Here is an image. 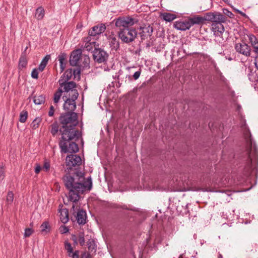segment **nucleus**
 Returning a JSON list of instances; mask_svg holds the SVG:
<instances>
[{"label":"nucleus","mask_w":258,"mask_h":258,"mask_svg":"<svg viewBox=\"0 0 258 258\" xmlns=\"http://www.w3.org/2000/svg\"><path fill=\"white\" fill-rule=\"evenodd\" d=\"M93 56L94 61L98 63L106 62L108 57V53L101 48H96L93 51Z\"/></svg>","instance_id":"obj_9"},{"label":"nucleus","mask_w":258,"mask_h":258,"mask_svg":"<svg viewBox=\"0 0 258 258\" xmlns=\"http://www.w3.org/2000/svg\"><path fill=\"white\" fill-rule=\"evenodd\" d=\"M190 27L194 25H202L204 24V19L202 16L197 15L192 17H189Z\"/></svg>","instance_id":"obj_17"},{"label":"nucleus","mask_w":258,"mask_h":258,"mask_svg":"<svg viewBox=\"0 0 258 258\" xmlns=\"http://www.w3.org/2000/svg\"><path fill=\"white\" fill-rule=\"evenodd\" d=\"M50 59V55L48 54L46 55L41 61L38 70L40 72H42L45 68L46 67L47 64L48 63V60Z\"/></svg>","instance_id":"obj_22"},{"label":"nucleus","mask_w":258,"mask_h":258,"mask_svg":"<svg viewBox=\"0 0 258 258\" xmlns=\"http://www.w3.org/2000/svg\"><path fill=\"white\" fill-rule=\"evenodd\" d=\"M72 240L74 241L75 244H78V235L77 236L76 235H72Z\"/></svg>","instance_id":"obj_51"},{"label":"nucleus","mask_w":258,"mask_h":258,"mask_svg":"<svg viewBox=\"0 0 258 258\" xmlns=\"http://www.w3.org/2000/svg\"><path fill=\"white\" fill-rule=\"evenodd\" d=\"M27 64V60L25 56H21L19 59V69H23L25 68Z\"/></svg>","instance_id":"obj_33"},{"label":"nucleus","mask_w":258,"mask_h":258,"mask_svg":"<svg viewBox=\"0 0 258 258\" xmlns=\"http://www.w3.org/2000/svg\"><path fill=\"white\" fill-rule=\"evenodd\" d=\"M41 232L43 234H47L48 232L50 231V227L49 226V222L47 221H45L42 223L41 226Z\"/></svg>","instance_id":"obj_25"},{"label":"nucleus","mask_w":258,"mask_h":258,"mask_svg":"<svg viewBox=\"0 0 258 258\" xmlns=\"http://www.w3.org/2000/svg\"><path fill=\"white\" fill-rule=\"evenodd\" d=\"M95 38H91V36H88L84 38V43H85L83 48L87 51L92 50L93 47L95 46Z\"/></svg>","instance_id":"obj_15"},{"label":"nucleus","mask_w":258,"mask_h":258,"mask_svg":"<svg viewBox=\"0 0 258 258\" xmlns=\"http://www.w3.org/2000/svg\"><path fill=\"white\" fill-rule=\"evenodd\" d=\"M45 97L42 95L35 96L34 97V102L35 104L40 105L44 103Z\"/></svg>","instance_id":"obj_28"},{"label":"nucleus","mask_w":258,"mask_h":258,"mask_svg":"<svg viewBox=\"0 0 258 258\" xmlns=\"http://www.w3.org/2000/svg\"><path fill=\"white\" fill-rule=\"evenodd\" d=\"M246 140H247V142H249V143H250V144H251V146L252 145V141H251V135H249V137L248 139L246 138Z\"/></svg>","instance_id":"obj_55"},{"label":"nucleus","mask_w":258,"mask_h":258,"mask_svg":"<svg viewBox=\"0 0 258 258\" xmlns=\"http://www.w3.org/2000/svg\"><path fill=\"white\" fill-rule=\"evenodd\" d=\"M255 65L256 67H257V63L256 62L255 63Z\"/></svg>","instance_id":"obj_58"},{"label":"nucleus","mask_w":258,"mask_h":258,"mask_svg":"<svg viewBox=\"0 0 258 258\" xmlns=\"http://www.w3.org/2000/svg\"><path fill=\"white\" fill-rule=\"evenodd\" d=\"M81 59H83V67L87 68L89 66L90 58L87 55H83L81 56Z\"/></svg>","instance_id":"obj_36"},{"label":"nucleus","mask_w":258,"mask_h":258,"mask_svg":"<svg viewBox=\"0 0 258 258\" xmlns=\"http://www.w3.org/2000/svg\"><path fill=\"white\" fill-rule=\"evenodd\" d=\"M62 91L61 88H59L57 91L54 93V102L55 103H57L62 95Z\"/></svg>","instance_id":"obj_31"},{"label":"nucleus","mask_w":258,"mask_h":258,"mask_svg":"<svg viewBox=\"0 0 258 258\" xmlns=\"http://www.w3.org/2000/svg\"><path fill=\"white\" fill-rule=\"evenodd\" d=\"M248 37L252 47L258 45V40L254 35L250 34Z\"/></svg>","instance_id":"obj_32"},{"label":"nucleus","mask_w":258,"mask_h":258,"mask_svg":"<svg viewBox=\"0 0 258 258\" xmlns=\"http://www.w3.org/2000/svg\"><path fill=\"white\" fill-rule=\"evenodd\" d=\"M80 72H81V70L80 68H77L76 69H74L73 70V75H74V78H75L77 76H78V77H79Z\"/></svg>","instance_id":"obj_44"},{"label":"nucleus","mask_w":258,"mask_h":258,"mask_svg":"<svg viewBox=\"0 0 258 258\" xmlns=\"http://www.w3.org/2000/svg\"><path fill=\"white\" fill-rule=\"evenodd\" d=\"M14 200V194L12 191H9L8 192L6 198V203L7 205H11L12 204Z\"/></svg>","instance_id":"obj_35"},{"label":"nucleus","mask_w":258,"mask_h":258,"mask_svg":"<svg viewBox=\"0 0 258 258\" xmlns=\"http://www.w3.org/2000/svg\"><path fill=\"white\" fill-rule=\"evenodd\" d=\"M254 154H255L254 160H256V158H257V157H256V156H257V155H256V151H255V153H254Z\"/></svg>","instance_id":"obj_57"},{"label":"nucleus","mask_w":258,"mask_h":258,"mask_svg":"<svg viewBox=\"0 0 258 258\" xmlns=\"http://www.w3.org/2000/svg\"><path fill=\"white\" fill-rule=\"evenodd\" d=\"M78 242L81 246L85 245V234L83 232L80 231L78 234Z\"/></svg>","instance_id":"obj_30"},{"label":"nucleus","mask_w":258,"mask_h":258,"mask_svg":"<svg viewBox=\"0 0 258 258\" xmlns=\"http://www.w3.org/2000/svg\"><path fill=\"white\" fill-rule=\"evenodd\" d=\"M138 22V20L130 17H119L115 20V25L119 30L124 28H131Z\"/></svg>","instance_id":"obj_7"},{"label":"nucleus","mask_w":258,"mask_h":258,"mask_svg":"<svg viewBox=\"0 0 258 258\" xmlns=\"http://www.w3.org/2000/svg\"><path fill=\"white\" fill-rule=\"evenodd\" d=\"M223 13L224 14V15H226L228 16V17L232 18L233 17L234 15L232 14V13L230 11H229L228 10L226 9H223Z\"/></svg>","instance_id":"obj_42"},{"label":"nucleus","mask_w":258,"mask_h":258,"mask_svg":"<svg viewBox=\"0 0 258 258\" xmlns=\"http://www.w3.org/2000/svg\"><path fill=\"white\" fill-rule=\"evenodd\" d=\"M50 133L54 137L57 134L58 132L59 131L58 123L56 121L54 122L50 125Z\"/></svg>","instance_id":"obj_26"},{"label":"nucleus","mask_w":258,"mask_h":258,"mask_svg":"<svg viewBox=\"0 0 258 258\" xmlns=\"http://www.w3.org/2000/svg\"><path fill=\"white\" fill-rule=\"evenodd\" d=\"M57 58L60 63V72H62L64 70L67 64V55L64 53H61Z\"/></svg>","instance_id":"obj_18"},{"label":"nucleus","mask_w":258,"mask_h":258,"mask_svg":"<svg viewBox=\"0 0 258 258\" xmlns=\"http://www.w3.org/2000/svg\"><path fill=\"white\" fill-rule=\"evenodd\" d=\"M62 98L65 101L63 104L64 109L69 112H73L76 108L75 101L77 99H73V96H68V95H64Z\"/></svg>","instance_id":"obj_11"},{"label":"nucleus","mask_w":258,"mask_h":258,"mask_svg":"<svg viewBox=\"0 0 258 258\" xmlns=\"http://www.w3.org/2000/svg\"><path fill=\"white\" fill-rule=\"evenodd\" d=\"M5 177V171L4 169L2 168L0 169V178H2V179H4Z\"/></svg>","instance_id":"obj_52"},{"label":"nucleus","mask_w":258,"mask_h":258,"mask_svg":"<svg viewBox=\"0 0 258 258\" xmlns=\"http://www.w3.org/2000/svg\"><path fill=\"white\" fill-rule=\"evenodd\" d=\"M142 32L140 33L141 39H145L146 37L150 36L153 32V28L150 26L140 27Z\"/></svg>","instance_id":"obj_16"},{"label":"nucleus","mask_w":258,"mask_h":258,"mask_svg":"<svg viewBox=\"0 0 258 258\" xmlns=\"http://www.w3.org/2000/svg\"><path fill=\"white\" fill-rule=\"evenodd\" d=\"M115 207L116 208H121V209H122L124 210H130V211H136V210L135 208H133L130 206H127V205H121V206L117 205V206H115Z\"/></svg>","instance_id":"obj_39"},{"label":"nucleus","mask_w":258,"mask_h":258,"mask_svg":"<svg viewBox=\"0 0 258 258\" xmlns=\"http://www.w3.org/2000/svg\"><path fill=\"white\" fill-rule=\"evenodd\" d=\"M110 45L111 47V49L117 50L119 47V43L117 39L115 37H113L111 39L110 42Z\"/></svg>","instance_id":"obj_27"},{"label":"nucleus","mask_w":258,"mask_h":258,"mask_svg":"<svg viewBox=\"0 0 258 258\" xmlns=\"http://www.w3.org/2000/svg\"><path fill=\"white\" fill-rule=\"evenodd\" d=\"M59 87L61 88L62 91L65 93L64 95H68V96H73V99H77L79 93L75 89L76 84L73 81L65 82L62 79H59L58 81Z\"/></svg>","instance_id":"obj_4"},{"label":"nucleus","mask_w":258,"mask_h":258,"mask_svg":"<svg viewBox=\"0 0 258 258\" xmlns=\"http://www.w3.org/2000/svg\"><path fill=\"white\" fill-rule=\"evenodd\" d=\"M41 169V167L39 165H38L35 169V172L36 173L38 174L39 173Z\"/></svg>","instance_id":"obj_53"},{"label":"nucleus","mask_w":258,"mask_h":258,"mask_svg":"<svg viewBox=\"0 0 258 258\" xmlns=\"http://www.w3.org/2000/svg\"><path fill=\"white\" fill-rule=\"evenodd\" d=\"M161 17L163 20L168 22H172L177 18L175 14L167 12L162 13Z\"/></svg>","instance_id":"obj_20"},{"label":"nucleus","mask_w":258,"mask_h":258,"mask_svg":"<svg viewBox=\"0 0 258 258\" xmlns=\"http://www.w3.org/2000/svg\"><path fill=\"white\" fill-rule=\"evenodd\" d=\"M45 15V11L43 8L40 7L36 10L35 18L38 20H41L43 19Z\"/></svg>","instance_id":"obj_23"},{"label":"nucleus","mask_w":258,"mask_h":258,"mask_svg":"<svg viewBox=\"0 0 258 258\" xmlns=\"http://www.w3.org/2000/svg\"><path fill=\"white\" fill-rule=\"evenodd\" d=\"M69 231V229L66 226H62L60 228V232L62 233H66Z\"/></svg>","instance_id":"obj_48"},{"label":"nucleus","mask_w":258,"mask_h":258,"mask_svg":"<svg viewBox=\"0 0 258 258\" xmlns=\"http://www.w3.org/2000/svg\"><path fill=\"white\" fill-rule=\"evenodd\" d=\"M218 257V258H223L222 255L221 253H219Z\"/></svg>","instance_id":"obj_56"},{"label":"nucleus","mask_w":258,"mask_h":258,"mask_svg":"<svg viewBox=\"0 0 258 258\" xmlns=\"http://www.w3.org/2000/svg\"><path fill=\"white\" fill-rule=\"evenodd\" d=\"M62 180L69 190L68 200L72 202H78L81 195L86 190H90L92 188L91 178L85 181L83 175L79 176L78 174L73 175L67 174L63 177Z\"/></svg>","instance_id":"obj_2"},{"label":"nucleus","mask_w":258,"mask_h":258,"mask_svg":"<svg viewBox=\"0 0 258 258\" xmlns=\"http://www.w3.org/2000/svg\"><path fill=\"white\" fill-rule=\"evenodd\" d=\"M82 50L80 49L74 50L70 56V63L72 66H79V60L81 58Z\"/></svg>","instance_id":"obj_14"},{"label":"nucleus","mask_w":258,"mask_h":258,"mask_svg":"<svg viewBox=\"0 0 258 258\" xmlns=\"http://www.w3.org/2000/svg\"><path fill=\"white\" fill-rule=\"evenodd\" d=\"M106 30V26L104 24H98L93 27L88 32V36L91 38H95V37L98 36L103 33Z\"/></svg>","instance_id":"obj_12"},{"label":"nucleus","mask_w":258,"mask_h":258,"mask_svg":"<svg viewBox=\"0 0 258 258\" xmlns=\"http://www.w3.org/2000/svg\"><path fill=\"white\" fill-rule=\"evenodd\" d=\"M71 212L75 217L77 223L80 225H84L86 222V213L85 211L80 209L78 202H73Z\"/></svg>","instance_id":"obj_6"},{"label":"nucleus","mask_w":258,"mask_h":258,"mask_svg":"<svg viewBox=\"0 0 258 258\" xmlns=\"http://www.w3.org/2000/svg\"><path fill=\"white\" fill-rule=\"evenodd\" d=\"M89 254H86V253H84L82 255L81 258H89Z\"/></svg>","instance_id":"obj_54"},{"label":"nucleus","mask_w":258,"mask_h":258,"mask_svg":"<svg viewBox=\"0 0 258 258\" xmlns=\"http://www.w3.org/2000/svg\"><path fill=\"white\" fill-rule=\"evenodd\" d=\"M54 107L52 105H51L50 107V109L48 112V115L49 116H52L54 114Z\"/></svg>","instance_id":"obj_47"},{"label":"nucleus","mask_w":258,"mask_h":258,"mask_svg":"<svg viewBox=\"0 0 258 258\" xmlns=\"http://www.w3.org/2000/svg\"><path fill=\"white\" fill-rule=\"evenodd\" d=\"M173 27L177 30L180 31H186L189 30L191 27L188 18L175 21L173 24Z\"/></svg>","instance_id":"obj_13"},{"label":"nucleus","mask_w":258,"mask_h":258,"mask_svg":"<svg viewBox=\"0 0 258 258\" xmlns=\"http://www.w3.org/2000/svg\"><path fill=\"white\" fill-rule=\"evenodd\" d=\"M213 14L214 12H208L204 14V16L203 17L204 24L205 23L206 21L212 22L213 18H214Z\"/></svg>","instance_id":"obj_29"},{"label":"nucleus","mask_w":258,"mask_h":258,"mask_svg":"<svg viewBox=\"0 0 258 258\" xmlns=\"http://www.w3.org/2000/svg\"><path fill=\"white\" fill-rule=\"evenodd\" d=\"M251 147H250V150H248L247 152V159L246 161L245 168L247 171L251 169L252 168V158L251 153Z\"/></svg>","instance_id":"obj_21"},{"label":"nucleus","mask_w":258,"mask_h":258,"mask_svg":"<svg viewBox=\"0 0 258 258\" xmlns=\"http://www.w3.org/2000/svg\"><path fill=\"white\" fill-rule=\"evenodd\" d=\"M41 119L40 117H36L32 122L31 126L33 129H36L38 127Z\"/></svg>","instance_id":"obj_37"},{"label":"nucleus","mask_w":258,"mask_h":258,"mask_svg":"<svg viewBox=\"0 0 258 258\" xmlns=\"http://www.w3.org/2000/svg\"><path fill=\"white\" fill-rule=\"evenodd\" d=\"M88 247L89 250L94 249V243L93 241L88 243Z\"/></svg>","instance_id":"obj_50"},{"label":"nucleus","mask_w":258,"mask_h":258,"mask_svg":"<svg viewBox=\"0 0 258 258\" xmlns=\"http://www.w3.org/2000/svg\"><path fill=\"white\" fill-rule=\"evenodd\" d=\"M34 232L33 229L30 228H27L25 230L24 236L25 238L30 237Z\"/></svg>","instance_id":"obj_40"},{"label":"nucleus","mask_w":258,"mask_h":258,"mask_svg":"<svg viewBox=\"0 0 258 258\" xmlns=\"http://www.w3.org/2000/svg\"><path fill=\"white\" fill-rule=\"evenodd\" d=\"M50 168V162L45 160L44 162V164L42 167V169L45 170L46 172H48Z\"/></svg>","instance_id":"obj_41"},{"label":"nucleus","mask_w":258,"mask_h":258,"mask_svg":"<svg viewBox=\"0 0 258 258\" xmlns=\"http://www.w3.org/2000/svg\"><path fill=\"white\" fill-rule=\"evenodd\" d=\"M234 48L236 51L238 53L246 57L250 55V47L244 42L235 43Z\"/></svg>","instance_id":"obj_10"},{"label":"nucleus","mask_w":258,"mask_h":258,"mask_svg":"<svg viewBox=\"0 0 258 258\" xmlns=\"http://www.w3.org/2000/svg\"><path fill=\"white\" fill-rule=\"evenodd\" d=\"M224 1H226V0H223Z\"/></svg>","instance_id":"obj_59"},{"label":"nucleus","mask_w":258,"mask_h":258,"mask_svg":"<svg viewBox=\"0 0 258 258\" xmlns=\"http://www.w3.org/2000/svg\"><path fill=\"white\" fill-rule=\"evenodd\" d=\"M233 10H234L235 12H236V13L239 14L242 17H245L246 18H248V16L246 15V14L243 13L241 11H240V10H239L238 9H236L235 8H234Z\"/></svg>","instance_id":"obj_46"},{"label":"nucleus","mask_w":258,"mask_h":258,"mask_svg":"<svg viewBox=\"0 0 258 258\" xmlns=\"http://www.w3.org/2000/svg\"><path fill=\"white\" fill-rule=\"evenodd\" d=\"M212 21L211 30L216 36H221L225 31L223 23L227 22V18L222 13L214 12Z\"/></svg>","instance_id":"obj_3"},{"label":"nucleus","mask_w":258,"mask_h":258,"mask_svg":"<svg viewBox=\"0 0 258 258\" xmlns=\"http://www.w3.org/2000/svg\"><path fill=\"white\" fill-rule=\"evenodd\" d=\"M73 76V70L72 69H68L64 72L62 76L60 77L59 79H62V81L65 82H68L70 80Z\"/></svg>","instance_id":"obj_24"},{"label":"nucleus","mask_w":258,"mask_h":258,"mask_svg":"<svg viewBox=\"0 0 258 258\" xmlns=\"http://www.w3.org/2000/svg\"><path fill=\"white\" fill-rule=\"evenodd\" d=\"M60 219L63 223H66L69 221V212L67 209L62 208L59 210Z\"/></svg>","instance_id":"obj_19"},{"label":"nucleus","mask_w":258,"mask_h":258,"mask_svg":"<svg viewBox=\"0 0 258 258\" xmlns=\"http://www.w3.org/2000/svg\"><path fill=\"white\" fill-rule=\"evenodd\" d=\"M28 118V112L27 111L23 110L20 114L19 121L21 122L24 123Z\"/></svg>","instance_id":"obj_34"},{"label":"nucleus","mask_w":258,"mask_h":258,"mask_svg":"<svg viewBox=\"0 0 258 258\" xmlns=\"http://www.w3.org/2000/svg\"><path fill=\"white\" fill-rule=\"evenodd\" d=\"M66 165L69 169L74 167L79 166L82 164L81 157L76 154H71L67 156L66 159Z\"/></svg>","instance_id":"obj_8"},{"label":"nucleus","mask_w":258,"mask_h":258,"mask_svg":"<svg viewBox=\"0 0 258 258\" xmlns=\"http://www.w3.org/2000/svg\"><path fill=\"white\" fill-rule=\"evenodd\" d=\"M64 247L65 249L67 250V252L69 253V255L71 256L72 253H73V248L72 245L70 243L66 241L64 242Z\"/></svg>","instance_id":"obj_38"},{"label":"nucleus","mask_w":258,"mask_h":258,"mask_svg":"<svg viewBox=\"0 0 258 258\" xmlns=\"http://www.w3.org/2000/svg\"><path fill=\"white\" fill-rule=\"evenodd\" d=\"M117 34L118 37L123 43H130L137 37L138 32L133 28H124L119 30Z\"/></svg>","instance_id":"obj_5"},{"label":"nucleus","mask_w":258,"mask_h":258,"mask_svg":"<svg viewBox=\"0 0 258 258\" xmlns=\"http://www.w3.org/2000/svg\"><path fill=\"white\" fill-rule=\"evenodd\" d=\"M141 70L140 69L139 70V71L136 72L134 75H133V77H134V79L136 80L137 79H139V78L140 77V75H141Z\"/></svg>","instance_id":"obj_45"},{"label":"nucleus","mask_w":258,"mask_h":258,"mask_svg":"<svg viewBox=\"0 0 258 258\" xmlns=\"http://www.w3.org/2000/svg\"><path fill=\"white\" fill-rule=\"evenodd\" d=\"M72 255L70 256H72V258H79V251L76 250L74 252L72 253Z\"/></svg>","instance_id":"obj_49"},{"label":"nucleus","mask_w":258,"mask_h":258,"mask_svg":"<svg viewBox=\"0 0 258 258\" xmlns=\"http://www.w3.org/2000/svg\"><path fill=\"white\" fill-rule=\"evenodd\" d=\"M59 119L62 124L59 129L61 138L59 142L61 152L64 153L77 152L79 147L75 141L79 139L81 134L75 129L77 124V113L72 112L62 114Z\"/></svg>","instance_id":"obj_1"},{"label":"nucleus","mask_w":258,"mask_h":258,"mask_svg":"<svg viewBox=\"0 0 258 258\" xmlns=\"http://www.w3.org/2000/svg\"><path fill=\"white\" fill-rule=\"evenodd\" d=\"M38 69H34L31 72V77L34 79H38Z\"/></svg>","instance_id":"obj_43"}]
</instances>
